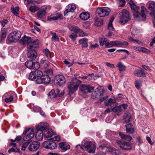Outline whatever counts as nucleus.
Here are the masks:
<instances>
[{"label":"nucleus","mask_w":155,"mask_h":155,"mask_svg":"<svg viewBox=\"0 0 155 155\" xmlns=\"http://www.w3.org/2000/svg\"><path fill=\"white\" fill-rule=\"evenodd\" d=\"M99 42L101 46H103L104 44H107V39L105 38L104 36H102L99 38Z\"/></svg>","instance_id":"38"},{"label":"nucleus","mask_w":155,"mask_h":155,"mask_svg":"<svg viewBox=\"0 0 155 155\" xmlns=\"http://www.w3.org/2000/svg\"><path fill=\"white\" fill-rule=\"evenodd\" d=\"M90 17V14L87 12L81 13L79 15L80 18L83 20H87Z\"/></svg>","instance_id":"28"},{"label":"nucleus","mask_w":155,"mask_h":155,"mask_svg":"<svg viewBox=\"0 0 155 155\" xmlns=\"http://www.w3.org/2000/svg\"><path fill=\"white\" fill-rule=\"evenodd\" d=\"M29 144L28 142H25L23 143V144L22 145L21 150L25 151L26 148L27 146Z\"/></svg>","instance_id":"59"},{"label":"nucleus","mask_w":155,"mask_h":155,"mask_svg":"<svg viewBox=\"0 0 155 155\" xmlns=\"http://www.w3.org/2000/svg\"><path fill=\"white\" fill-rule=\"evenodd\" d=\"M59 147L64 151L69 149L70 147L68 143L64 142L60 143L59 144Z\"/></svg>","instance_id":"26"},{"label":"nucleus","mask_w":155,"mask_h":155,"mask_svg":"<svg viewBox=\"0 0 155 155\" xmlns=\"http://www.w3.org/2000/svg\"><path fill=\"white\" fill-rule=\"evenodd\" d=\"M40 64L38 62H33V65L31 69L35 70H37L40 67Z\"/></svg>","instance_id":"45"},{"label":"nucleus","mask_w":155,"mask_h":155,"mask_svg":"<svg viewBox=\"0 0 155 155\" xmlns=\"http://www.w3.org/2000/svg\"><path fill=\"white\" fill-rule=\"evenodd\" d=\"M84 147L85 150L89 153H94L95 150V144L91 142H86L84 145Z\"/></svg>","instance_id":"8"},{"label":"nucleus","mask_w":155,"mask_h":155,"mask_svg":"<svg viewBox=\"0 0 155 155\" xmlns=\"http://www.w3.org/2000/svg\"><path fill=\"white\" fill-rule=\"evenodd\" d=\"M19 39V34L18 31H15L10 33L8 36L6 43L10 44L12 43L17 42Z\"/></svg>","instance_id":"6"},{"label":"nucleus","mask_w":155,"mask_h":155,"mask_svg":"<svg viewBox=\"0 0 155 155\" xmlns=\"http://www.w3.org/2000/svg\"><path fill=\"white\" fill-rule=\"evenodd\" d=\"M47 8V6L44 5L41 7L40 10L37 13V16L39 19L43 18L47 13L46 11Z\"/></svg>","instance_id":"12"},{"label":"nucleus","mask_w":155,"mask_h":155,"mask_svg":"<svg viewBox=\"0 0 155 155\" xmlns=\"http://www.w3.org/2000/svg\"><path fill=\"white\" fill-rule=\"evenodd\" d=\"M36 77L37 79L39 78H41L43 75L42 72L39 70H38L34 71Z\"/></svg>","instance_id":"44"},{"label":"nucleus","mask_w":155,"mask_h":155,"mask_svg":"<svg viewBox=\"0 0 155 155\" xmlns=\"http://www.w3.org/2000/svg\"><path fill=\"white\" fill-rule=\"evenodd\" d=\"M123 149L124 150H129L131 148V147L130 144L129 143L126 142L124 146H123Z\"/></svg>","instance_id":"56"},{"label":"nucleus","mask_w":155,"mask_h":155,"mask_svg":"<svg viewBox=\"0 0 155 155\" xmlns=\"http://www.w3.org/2000/svg\"><path fill=\"white\" fill-rule=\"evenodd\" d=\"M50 140L44 142L43 143V146L46 148L53 150L57 147V144L51 139Z\"/></svg>","instance_id":"10"},{"label":"nucleus","mask_w":155,"mask_h":155,"mask_svg":"<svg viewBox=\"0 0 155 155\" xmlns=\"http://www.w3.org/2000/svg\"><path fill=\"white\" fill-rule=\"evenodd\" d=\"M148 9L150 11H155V2L152 1L149 3Z\"/></svg>","instance_id":"41"},{"label":"nucleus","mask_w":155,"mask_h":155,"mask_svg":"<svg viewBox=\"0 0 155 155\" xmlns=\"http://www.w3.org/2000/svg\"><path fill=\"white\" fill-rule=\"evenodd\" d=\"M39 41L38 39H35L32 41H31L27 46V48H31L34 49L35 48H38V46Z\"/></svg>","instance_id":"20"},{"label":"nucleus","mask_w":155,"mask_h":155,"mask_svg":"<svg viewBox=\"0 0 155 155\" xmlns=\"http://www.w3.org/2000/svg\"><path fill=\"white\" fill-rule=\"evenodd\" d=\"M99 149L101 150H106L108 149L112 154L114 155H119L120 153L119 150L110 147L107 142H105L104 143H101L99 146Z\"/></svg>","instance_id":"3"},{"label":"nucleus","mask_w":155,"mask_h":155,"mask_svg":"<svg viewBox=\"0 0 155 155\" xmlns=\"http://www.w3.org/2000/svg\"><path fill=\"white\" fill-rule=\"evenodd\" d=\"M53 36L51 38V40L53 41H59V39L58 37L56 35L55 33H53Z\"/></svg>","instance_id":"49"},{"label":"nucleus","mask_w":155,"mask_h":155,"mask_svg":"<svg viewBox=\"0 0 155 155\" xmlns=\"http://www.w3.org/2000/svg\"><path fill=\"white\" fill-rule=\"evenodd\" d=\"M81 91L83 93L87 94L92 92L94 90V87L87 84L81 85L80 87Z\"/></svg>","instance_id":"11"},{"label":"nucleus","mask_w":155,"mask_h":155,"mask_svg":"<svg viewBox=\"0 0 155 155\" xmlns=\"http://www.w3.org/2000/svg\"><path fill=\"white\" fill-rule=\"evenodd\" d=\"M94 24L95 26H101L103 25V21L101 20H100L98 19H96L95 20Z\"/></svg>","instance_id":"46"},{"label":"nucleus","mask_w":155,"mask_h":155,"mask_svg":"<svg viewBox=\"0 0 155 155\" xmlns=\"http://www.w3.org/2000/svg\"><path fill=\"white\" fill-rule=\"evenodd\" d=\"M120 41H113L110 42L107 41V44H105V46L106 48L111 47L113 46L120 47Z\"/></svg>","instance_id":"19"},{"label":"nucleus","mask_w":155,"mask_h":155,"mask_svg":"<svg viewBox=\"0 0 155 155\" xmlns=\"http://www.w3.org/2000/svg\"><path fill=\"white\" fill-rule=\"evenodd\" d=\"M119 135L123 140L130 141L132 139V137L129 135H125L121 132L119 133Z\"/></svg>","instance_id":"32"},{"label":"nucleus","mask_w":155,"mask_h":155,"mask_svg":"<svg viewBox=\"0 0 155 155\" xmlns=\"http://www.w3.org/2000/svg\"><path fill=\"white\" fill-rule=\"evenodd\" d=\"M139 33V30L137 28H134L133 29L131 32L132 35L135 36L137 35Z\"/></svg>","instance_id":"55"},{"label":"nucleus","mask_w":155,"mask_h":155,"mask_svg":"<svg viewBox=\"0 0 155 155\" xmlns=\"http://www.w3.org/2000/svg\"><path fill=\"white\" fill-rule=\"evenodd\" d=\"M118 3L119 6L122 7L125 5L126 2L125 0H118Z\"/></svg>","instance_id":"57"},{"label":"nucleus","mask_w":155,"mask_h":155,"mask_svg":"<svg viewBox=\"0 0 155 155\" xmlns=\"http://www.w3.org/2000/svg\"><path fill=\"white\" fill-rule=\"evenodd\" d=\"M128 3L131 8L133 11V15L134 19L137 21H145L146 18L145 13L146 11V8L144 6H142L141 12H140L139 7L135 5L132 0H130Z\"/></svg>","instance_id":"1"},{"label":"nucleus","mask_w":155,"mask_h":155,"mask_svg":"<svg viewBox=\"0 0 155 155\" xmlns=\"http://www.w3.org/2000/svg\"><path fill=\"white\" fill-rule=\"evenodd\" d=\"M87 41V39L84 38L80 39L79 41V42L81 45L82 47L86 48L88 46Z\"/></svg>","instance_id":"31"},{"label":"nucleus","mask_w":155,"mask_h":155,"mask_svg":"<svg viewBox=\"0 0 155 155\" xmlns=\"http://www.w3.org/2000/svg\"><path fill=\"white\" fill-rule=\"evenodd\" d=\"M23 134L28 136L29 137H32V138L35 135L34 129L29 128L26 129L24 131Z\"/></svg>","instance_id":"22"},{"label":"nucleus","mask_w":155,"mask_h":155,"mask_svg":"<svg viewBox=\"0 0 155 155\" xmlns=\"http://www.w3.org/2000/svg\"><path fill=\"white\" fill-rule=\"evenodd\" d=\"M50 62L44 58L41 59L40 61V64L41 67L44 69H47L48 68Z\"/></svg>","instance_id":"24"},{"label":"nucleus","mask_w":155,"mask_h":155,"mask_svg":"<svg viewBox=\"0 0 155 155\" xmlns=\"http://www.w3.org/2000/svg\"><path fill=\"white\" fill-rule=\"evenodd\" d=\"M116 143L118 144V145L120 147L123 149V146L124 147V145L126 143V142L122 141L119 140H117L116 141Z\"/></svg>","instance_id":"47"},{"label":"nucleus","mask_w":155,"mask_h":155,"mask_svg":"<svg viewBox=\"0 0 155 155\" xmlns=\"http://www.w3.org/2000/svg\"><path fill=\"white\" fill-rule=\"evenodd\" d=\"M70 7L69 8L70 11L71 12H73L74 10L76 9V6L75 5H71L69 6Z\"/></svg>","instance_id":"63"},{"label":"nucleus","mask_w":155,"mask_h":155,"mask_svg":"<svg viewBox=\"0 0 155 155\" xmlns=\"http://www.w3.org/2000/svg\"><path fill=\"white\" fill-rule=\"evenodd\" d=\"M29 10L31 12H35L39 10V8L37 6L31 5L29 8Z\"/></svg>","instance_id":"43"},{"label":"nucleus","mask_w":155,"mask_h":155,"mask_svg":"<svg viewBox=\"0 0 155 155\" xmlns=\"http://www.w3.org/2000/svg\"><path fill=\"white\" fill-rule=\"evenodd\" d=\"M141 81L139 80H137L135 82V86L136 88L139 89L140 87Z\"/></svg>","instance_id":"60"},{"label":"nucleus","mask_w":155,"mask_h":155,"mask_svg":"<svg viewBox=\"0 0 155 155\" xmlns=\"http://www.w3.org/2000/svg\"><path fill=\"white\" fill-rule=\"evenodd\" d=\"M44 132L41 130H37L35 137L37 140H41L43 138Z\"/></svg>","instance_id":"27"},{"label":"nucleus","mask_w":155,"mask_h":155,"mask_svg":"<svg viewBox=\"0 0 155 155\" xmlns=\"http://www.w3.org/2000/svg\"><path fill=\"white\" fill-rule=\"evenodd\" d=\"M54 81L59 86H61L64 84L65 82L64 77L62 75H57L55 78Z\"/></svg>","instance_id":"15"},{"label":"nucleus","mask_w":155,"mask_h":155,"mask_svg":"<svg viewBox=\"0 0 155 155\" xmlns=\"http://www.w3.org/2000/svg\"><path fill=\"white\" fill-rule=\"evenodd\" d=\"M116 66L118 68L119 70L121 72L124 71L126 69L125 66L121 62H119Z\"/></svg>","instance_id":"35"},{"label":"nucleus","mask_w":155,"mask_h":155,"mask_svg":"<svg viewBox=\"0 0 155 155\" xmlns=\"http://www.w3.org/2000/svg\"><path fill=\"white\" fill-rule=\"evenodd\" d=\"M24 2L26 5L35 3V0H24Z\"/></svg>","instance_id":"51"},{"label":"nucleus","mask_w":155,"mask_h":155,"mask_svg":"<svg viewBox=\"0 0 155 155\" xmlns=\"http://www.w3.org/2000/svg\"><path fill=\"white\" fill-rule=\"evenodd\" d=\"M28 51V56L30 59H35L37 57V54L34 49L27 48Z\"/></svg>","instance_id":"16"},{"label":"nucleus","mask_w":155,"mask_h":155,"mask_svg":"<svg viewBox=\"0 0 155 155\" xmlns=\"http://www.w3.org/2000/svg\"><path fill=\"white\" fill-rule=\"evenodd\" d=\"M126 132L127 133L132 134L134 131V129L133 126L131 123L126 125Z\"/></svg>","instance_id":"29"},{"label":"nucleus","mask_w":155,"mask_h":155,"mask_svg":"<svg viewBox=\"0 0 155 155\" xmlns=\"http://www.w3.org/2000/svg\"><path fill=\"white\" fill-rule=\"evenodd\" d=\"M97 92V93L95 92L93 93L91 97L93 99L99 98L98 103L103 102L108 98V96L104 94V92L102 89L99 90Z\"/></svg>","instance_id":"5"},{"label":"nucleus","mask_w":155,"mask_h":155,"mask_svg":"<svg viewBox=\"0 0 155 155\" xmlns=\"http://www.w3.org/2000/svg\"><path fill=\"white\" fill-rule=\"evenodd\" d=\"M28 78L30 80L35 81L37 82V79L36 77V76L34 71H32L30 72Z\"/></svg>","instance_id":"37"},{"label":"nucleus","mask_w":155,"mask_h":155,"mask_svg":"<svg viewBox=\"0 0 155 155\" xmlns=\"http://www.w3.org/2000/svg\"><path fill=\"white\" fill-rule=\"evenodd\" d=\"M62 15L60 14H56L51 15L48 16L47 18V20L49 21H51L53 20H57L59 18H61Z\"/></svg>","instance_id":"23"},{"label":"nucleus","mask_w":155,"mask_h":155,"mask_svg":"<svg viewBox=\"0 0 155 155\" xmlns=\"http://www.w3.org/2000/svg\"><path fill=\"white\" fill-rule=\"evenodd\" d=\"M31 138H32V137H29L28 136L25 135L24 136L23 138L24 141H26V142H28L29 143L31 141Z\"/></svg>","instance_id":"48"},{"label":"nucleus","mask_w":155,"mask_h":155,"mask_svg":"<svg viewBox=\"0 0 155 155\" xmlns=\"http://www.w3.org/2000/svg\"><path fill=\"white\" fill-rule=\"evenodd\" d=\"M40 145V143L39 142L36 141H33L29 145L28 149L31 151H35L38 149Z\"/></svg>","instance_id":"14"},{"label":"nucleus","mask_w":155,"mask_h":155,"mask_svg":"<svg viewBox=\"0 0 155 155\" xmlns=\"http://www.w3.org/2000/svg\"><path fill=\"white\" fill-rule=\"evenodd\" d=\"M49 139H51L52 141H58L60 140V138L59 136H55L54 137L49 138Z\"/></svg>","instance_id":"62"},{"label":"nucleus","mask_w":155,"mask_h":155,"mask_svg":"<svg viewBox=\"0 0 155 155\" xmlns=\"http://www.w3.org/2000/svg\"><path fill=\"white\" fill-rule=\"evenodd\" d=\"M110 12V9L107 7H98L96 10V13L101 17L108 16Z\"/></svg>","instance_id":"7"},{"label":"nucleus","mask_w":155,"mask_h":155,"mask_svg":"<svg viewBox=\"0 0 155 155\" xmlns=\"http://www.w3.org/2000/svg\"><path fill=\"white\" fill-rule=\"evenodd\" d=\"M75 149L76 150L79 152H80L81 150H83V147L80 144L77 145Z\"/></svg>","instance_id":"61"},{"label":"nucleus","mask_w":155,"mask_h":155,"mask_svg":"<svg viewBox=\"0 0 155 155\" xmlns=\"http://www.w3.org/2000/svg\"><path fill=\"white\" fill-rule=\"evenodd\" d=\"M140 51H142L143 53L146 54H149L150 52V50L144 47H141Z\"/></svg>","instance_id":"58"},{"label":"nucleus","mask_w":155,"mask_h":155,"mask_svg":"<svg viewBox=\"0 0 155 155\" xmlns=\"http://www.w3.org/2000/svg\"><path fill=\"white\" fill-rule=\"evenodd\" d=\"M120 22L121 25H124L130 19V14L129 12L126 9H123L119 14Z\"/></svg>","instance_id":"4"},{"label":"nucleus","mask_w":155,"mask_h":155,"mask_svg":"<svg viewBox=\"0 0 155 155\" xmlns=\"http://www.w3.org/2000/svg\"><path fill=\"white\" fill-rule=\"evenodd\" d=\"M56 93L57 97H61L64 94V91H60L58 89H57Z\"/></svg>","instance_id":"52"},{"label":"nucleus","mask_w":155,"mask_h":155,"mask_svg":"<svg viewBox=\"0 0 155 155\" xmlns=\"http://www.w3.org/2000/svg\"><path fill=\"white\" fill-rule=\"evenodd\" d=\"M68 28L70 31H74L76 33H78L80 31V29L75 26H68Z\"/></svg>","instance_id":"36"},{"label":"nucleus","mask_w":155,"mask_h":155,"mask_svg":"<svg viewBox=\"0 0 155 155\" xmlns=\"http://www.w3.org/2000/svg\"><path fill=\"white\" fill-rule=\"evenodd\" d=\"M134 74L135 76L139 77L144 78L146 76L145 73L142 69L136 70L134 71Z\"/></svg>","instance_id":"21"},{"label":"nucleus","mask_w":155,"mask_h":155,"mask_svg":"<svg viewBox=\"0 0 155 155\" xmlns=\"http://www.w3.org/2000/svg\"><path fill=\"white\" fill-rule=\"evenodd\" d=\"M48 96L51 98H53L57 97L56 93L54 90H52L49 92Z\"/></svg>","instance_id":"39"},{"label":"nucleus","mask_w":155,"mask_h":155,"mask_svg":"<svg viewBox=\"0 0 155 155\" xmlns=\"http://www.w3.org/2000/svg\"><path fill=\"white\" fill-rule=\"evenodd\" d=\"M112 22L113 20L110 21L108 25V29L110 31H112L114 29V28L112 26Z\"/></svg>","instance_id":"53"},{"label":"nucleus","mask_w":155,"mask_h":155,"mask_svg":"<svg viewBox=\"0 0 155 155\" xmlns=\"http://www.w3.org/2000/svg\"><path fill=\"white\" fill-rule=\"evenodd\" d=\"M1 33L0 37L1 41H2L4 40L6 37V31L5 29L4 28L2 29L1 31Z\"/></svg>","instance_id":"40"},{"label":"nucleus","mask_w":155,"mask_h":155,"mask_svg":"<svg viewBox=\"0 0 155 155\" xmlns=\"http://www.w3.org/2000/svg\"><path fill=\"white\" fill-rule=\"evenodd\" d=\"M48 124L46 123H41L36 126V130H40L45 131L48 129Z\"/></svg>","instance_id":"18"},{"label":"nucleus","mask_w":155,"mask_h":155,"mask_svg":"<svg viewBox=\"0 0 155 155\" xmlns=\"http://www.w3.org/2000/svg\"><path fill=\"white\" fill-rule=\"evenodd\" d=\"M45 54L46 56L48 58H51V54L49 50L48 49H45L44 50Z\"/></svg>","instance_id":"54"},{"label":"nucleus","mask_w":155,"mask_h":155,"mask_svg":"<svg viewBox=\"0 0 155 155\" xmlns=\"http://www.w3.org/2000/svg\"><path fill=\"white\" fill-rule=\"evenodd\" d=\"M81 81L76 78L72 79L71 82L68 86L69 94L71 95L78 89Z\"/></svg>","instance_id":"2"},{"label":"nucleus","mask_w":155,"mask_h":155,"mask_svg":"<svg viewBox=\"0 0 155 155\" xmlns=\"http://www.w3.org/2000/svg\"><path fill=\"white\" fill-rule=\"evenodd\" d=\"M33 62L32 60H29L25 62V64L28 68L31 69L33 65Z\"/></svg>","instance_id":"42"},{"label":"nucleus","mask_w":155,"mask_h":155,"mask_svg":"<svg viewBox=\"0 0 155 155\" xmlns=\"http://www.w3.org/2000/svg\"><path fill=\"white\" fill-rule=\"evenodd\" d=\"M77 36V34L74 33H72L71 35H69V37L71 39L72 41L74 42Z\"/></svg>","instance_id":"50"},{"label":"nucleus","mask_w":155,"mask_h":155,"mask_svg":"<svg viewBox=\"0 0 155 155\" xmlns=\"http://www.w3.org/2000/svg\"><path fill=\"white\" fill-rule=\"evenodd\" d=\"M124 119L126 123L129 122L130 121L131 117L130 116L128 115H127L124 117Z\"/></svg>","instance_id":"64"},{"label":"nucleus","mask_w":155,"mask_h":155,"mask_svg":"<svg viewBox=\"0 0 155 155\" xmlns=\"http://www.w3.org/2000/svg\"><path fill=\"white\" fill-rule=\"evenodd\" d=\"M19 8L18 6L14 7L13 5H12L11 8V12L15 15L18 16L19 13Z\"/></svg>","instance_id":"33"},{"label":"nucleus","mask_w":155,"mask_h":155,"mask_svg":"<svg viewBox=\"0 0 155 155\" xmlns=\"http://www.w3.org/2000/svg\"><path fill=\"white\" fill-rule=\"evenodd\" d=\"M51 79L49 76L46 74L43 75L41 78H39L37 80V83L38 84L44 83H49Z\"/></svg>","instance_id":"13"},{"label":"nucleus","mask_w":155,"mask_h":155,"mask_svg":"<svg viewBox=\"0 0 155 155\" xmlns=\"http://www.w3.org/2000/svg\"><path fill=\"white\" fill-rule=\"evenodd\" d=\"M117 99L116 98L113 97L108 99V101H106L104 102L105 105L106 106L110 105L112 104H114L116 103Z\"/></svg>","instance_id":"30"},{"label":"nucleus","mask_w":155,"mask_h":155,"mask_svg":"<svg viewBox=\"0 0 155 155\" xmlns=\"http://www.w3.org/2000/svg\"><path fill=\"white\" fill-rule=\"evenodd\" d=\"M127 107V104H123L122 105L116 106L112 108V111L116 113L117 114L119 115L121 114V112L124 110Z\"/></svg>","instance_id":"9"},{"label":"nucleus","mask_w":155,"mask_h":155,"mask_svg":"<svg viewBox=\"0 0 155 155\" xmlns=\"http://www.w3.org/2000/svg\"><path fill=\"white\" fill-rule=\"evenodd\" d=\"M54 134L51 130H47L44 132V135L47 138H49L52 137Z\"/></svg>","instance_id":"34"},{"label":"nucleus","mask_w":155,"mask_h":155,"mask_svg":"<svg viewBox=\"0 0 155 155\" xmlns=\"http://www.w3.org/2000/svg\"><path fill=\"white\" fill-rule=\"evenodd\" d=\"M31 41V39L30 37H26L25 36L20 40V44L24 45L25 44L27 43L28 45L29 43H30Z\"/></svg>","instance_id":"25"},{"label":"nucleus","mask_w":155,"mask_h":155,"mask_svg":"<svg viewBox=\"0 0 155 155\" xmlns=\"http://www.w3.org/2000/svg\"><path fill=\"white\" fill-rule=\"evenodd\" d=\"M15 95V94L14 92H9L5 94V96L6 97L5 99V101L7 103L12 102L13 99Z\"/></svg>","instance_id":"17"}]
</instances>
